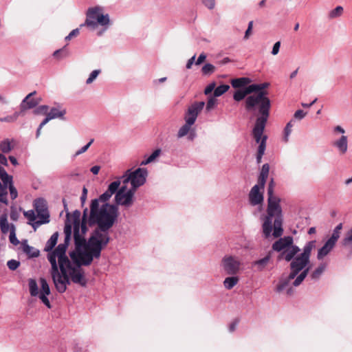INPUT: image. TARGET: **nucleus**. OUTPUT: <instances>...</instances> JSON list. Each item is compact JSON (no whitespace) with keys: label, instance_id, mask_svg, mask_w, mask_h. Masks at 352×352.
I'll return each mask as SVG.
<instances>
[{"label":"nucleus","instance_id":"1","mask_svg":"<svg viewBox=\"0 0 352 352\" xmlns=\"http://www.w3.org/2000/svg\"><path fill=\"white\" fill-rule=\"evenodd\" d=\"M76 210L72 214L67 212L65 228L67 225L74 228L75 246L79 249L85 246L90 249V253L85 254V264L91 263L94 258L100 256L102 250L110 241L109 230L113 226L118 217L116 205L107 203L99 204V199H93L90 211L86 208L82 212Z\"/></svg>","mask_w":352,"mask_h":352},{"label":"nucleus","instance_id":"2","mask_svg":"<svg viewBox=\"0 0 352 352\" xmlns=\"http://www.w3.org/2000/svg\"><path fill=\"white\" fill-rule=\"evenodd\" d=\"M65 241L59 244L54 252L47 254V259L51 264L50 274L56 289L58 292L64 293L71 280L81 286H85L87 280L84 276V272L80 265H89L85 264L86 258L85 254L90 253V249L85 246L78 248L76 251L69 253L71 259L76 263V267H72V263L66 256V250L71 240V226L67 225L64 228Z\"/></svg>","mask_w":352,"mask_h":352},{"label":"nucleus","instance_id":"3","mask_svg":"<svg viewBox=\"0 0 352 352\" xmlns=\"http://www.w3.org/2000/svg\"><path fill=\"white\" fill-rule=\"evenodd\" d=\"M315 247L316 241H310L304 246L302 252L298 254L300 250L297 245H294V239L290 236L280 238L272 244V250L280 252L279 259L291 262L290 273L286 279L280 280L277 286L278 292L284 289L289 282L294 278V286L297 287L301 284L309 271L308 265L310 263L311 253Z\"/></svg>","mask_w":352,"mask_h":352},{"label":"nucleus","instance_id":"4","mask_svg":"<svg viewBox=\"0 0 352 352\" xmlns=\"http://www.w3.org/2000/svg\"><path fill=\"white\" fill-rule=\"evenodd\" d=\"M274 182L272 180L267 188V214L263 217V233L265 238L271 234L274 237H280L283 233V216L280 206V199L274 195Z\"/></svg>","mask_w":352,"mask_h":352},{"label":"nucleus","instance_id":"5","mask_svg":"<svg viewBox=\"0 0 352 352\" xmlns=\"http://www.w3.org/2000/svg\"><path fill=\"white\" fill-rule=\"evenodd\" d=\"M269 85L270 84L268 82H264L261 84H252L248 86V91L250 92V94L253 92H256V94L246 98L245 108L247 110L250 111L256 105H258V113H261L262 105L267 102L269 104L267 110L268 113H270L271 103L270 99L267 97V92L264 91V89L268 87Z\"/></svg>","mask_w":352,"mask_h":352},{"label":"nucleus","instance_id":"6","mask_svg":"<svg viewBox=\"0 0 352 352\" xmlns=\"http://www.w3.org/2000/svg\"><path fill=\"white\" fill-rule=\"evenodd\" d=\"M268 103L266 102L261 108V113L256 120L254 126L252 129V135L256 143H261L262 138L265 136L263 135L264 129L267 122L270 113H268Z\"/></svg>","mask_w":352,"mask_h":352},{"label":"nucleus","instance_id":"7","mask_svg":"<svg viewBox=\"0 0 352 352\" xmlns=\"http://www.w3.org/2000/svg\"><path fill=\"white\" fill-rule=\"evenodd\" d=\"M109 23V14H103L102 8L94 7L89 8L87 12V19L85 21L86 25L95 28L98 25L104 26L107 25Z\"/></svg>","mask_w":352,"mask_h":352},{"label":"nucleus","instance_id":"8","mask_svg":"<svg viewBox=\"0 0 352 352\" xmlns=\"http://www.w3.org/2000/svg\"><path fill=\"white\" fill-rule=\"evenodd\" d=\"M146 176L147 170L145 168H138L133 172L128 170L122 177V182L126 184L130 182L133 187L131 190L135 191L138 187L145 183Z\"/></svg>","mask_w":352,"mask_h":352},{"label":"nucleus","instance_id":"9","mask_svg":"<svg viewBox=\"0 0 352 352\" xmlns=\"http://www.w3.org/2000/svg\"><path fill=\"white\" fill-rule=\"evenodd\" d=\"M34 206L39 218V220L33 224V228L36 230L41 225L50 222V214L44 199L38 198L35 199Z\"/></svg>","mask_w":352,"mask_h":352},{"label":"nucleus","instance_id":"10","mask_svg":"<svg viewBox=\"0 0 352 352\" xmlns=\"http://www.w3.org/2000/svg\"><path fill=\"white\" fill-rule=\"evenodd\" d=\"M134 190H126L125 186H122L116 194L115 199L118 205L129 207L133 204V198L134 195Z\"/></svg>","mask_w":352,"mask_h":352},{"label":"nucleus","instance_id":"11","mask_svg":"<svg viewBox=\"0 0 352 352\" xmlns=\"http://www.w3.org/2000/svg\"><path fill=\"white\" fill-rule=\"evenodd\" d=\"M205 105L204 102H195L188 107L185 113L184 120L186 122L194 124L196 122L198 115L203 110Z\"/></svg>","mask_w":352,"mask_h":352},{"label":"nucleus","instance_id":"12","mask_svg":"<svg viewBox=\"0 0 352 352\" xmlns=\"http://www.w3.org/2000/svg\"><path fill=\"white\" fill-rule=\"evenodd\" d=\"M222 263L223 267L228 274H235L239 270L240 262L232 256H225Z\"/></svg>","mask_w":352,"mask_h":352},{"label":"nucleus","instance_id":"13","mask_svg":"<svg viewBox=\"0 0 352 352\" xmlns=\"http://www.w3.org/2000/svg\"><path fill=\"white\" fill-rule=\"evenodd\" d=\"M36 92L34 91L31 92L28 95L25 96V98L22 100L20 104V111L21 113L26 111L27 109H30L36 107L41 102V98H32L33 96L36 95Z\"/></svg>","mask_w":352,"mask_h":352},{"label":"nucleus","instance_id":"14","mask_svg":"<svg viewBox=\"0 0 352 352\" xmlns=\"http://www.w3.org/2000/svg\"><path fill=\"white\" fill-rule=\"evenodd\" d=\"M249 201L252 206L262 204L263 202V193L258 185H254L249 193Z\"/></svg>","mask_w":352,"mask_h":352},{"label":"nucleus","instance_id":"15","mask_svg":"<svg viewBox=\"0 0 352 352\" xmlns=\"http://www.w3.org/2000/svg\"><path fill=\"white\" fill-rule=\"evenodd\" d=\"M40 284H41V292H38V297L41 302L47 307L51 308V304L50 302L49 299L47 298V296H48L50 294V286L47 282V280L44 278H41L40 280Z\"/></svg>","mask_w":352,"mask_h":352},{"label":"nucleus","instance_id":"16","mask_svg":"<svg viewBox=\"0 0 352 352\" xmlns=\"http://www.w3.org/2000/svg\"><path fill=\"white\" fill-rule=\"evenodd\" d=\"M336 243L329 241V239L324 243L322 247H321L318 251L317 254V258L318 260H322L324 256L328 255L335 247Z\"/></svg>","mask_w":352,"mask_h":352},{"label":"nucleus","instance_id":"17","mask_svg":"<svg viewBox=\"0 0 352 352\" xmlns=\"http://www.w3.org/2000/svg\"><path fill=\"white\" fill-rule=\"evenodd\" d=\"M333 145L335 146L342 154L345 153L348 148L347 137L346 135H342L340 139L333 143Z\"/></svg>","mask_w":352,"mask_h":352},{"label":"nucleus","instance_id":"18","mask_svg":"<svg viewBox=\"0 0 352 352\" xmlns=\"http://www.w3.org/2000/svg\"><path fill=\"white\" fill-rule=\"evenodd\" d=\"M58 233L57 232H56L51 236L50 239L47 241L45 248H44V250L45 252H49L48 254L54 251V250H52V249L56 245L57 241H58Z\"/></svg>","mask_w":352,"mask_h":352},{"label":"nucleus","instance_id":"19","mask_svg":"<svg viewBox=\"0 0 352 352\" xmlns=\"http://www.w3.org/2000/svg\"><path fill=\"white\" fill-rule=\"evenodd\" d=\"M267 137L264 136L262 138V140L260 143V145H258L257 154H256V162L257 164H260L261 162V159L263 155L265 153V151L266 148V142H267Z\"/></svg>","mask_w":352,"mask_h":352},{"label":"nucleus","instance_id":"20","mask_svg":"<svg viewBox=\"0 0 352 352\" xmlns=\"http://www.w3.org/2000/svg\"><path fill=\"white\" fill-rule=\"evenodd\" d=\"M342 245L344 248L349 249L352 252V228L345 233L342 240Z\"/></svg>","mask_w":352,"mask_h":352},{"label":"nucleus","instance_id":"21","mask_svg":"<svg viewBox=\"0 0 352 352\" xmlns=\"http://www.w3.org/2000/svg\"><path fill=\"white\" fill-rule=\"evenodd\" d=\"M14 142V140H9V139H5L0 142V151L3 153H8L10 152L14 146L12 144V143Z\"/></svg>","mask_w":352,"mask_h":352},{"label":"nucleus","instance_id":"22","mask_svg":"<svg viewBox=\"0 0 352 352\" xmlns=\"http://www.w3.org/2000/svg\"><path fill=\"white\" fill-rule=\"evenodd\" d=\"M250 81V78L245 77L234 78L232 80L231 85L234 88H240L247 85Z\"/></svg>","mask_w":352,"mask_h":352},{"label":"nucleus","instance_id":"23","mask_svg":"<svg viewBox=\"0 0 352 352\" xmlns=\"http://www.w3.org/2000/svg\"><path fill=\"white\" fill-rule=\"evenodd\" d=\"M65 109H59L58 108L53 107L51 109L50 111L47 113V115L51 118L52 120L55 118L63 119V117L65 115Z\"/></svg>","mask_w":352,"mask_h":352},{"label":"nucleus","instance_id":"24","mask_svg":"<svg viewBox=\"0 0 352 352\" xmlns=\"http://www.w3.org/2000/svg\"><path fill=\"white\" fill-rule=\"evenodd\" d=\"M270 257H271L270 255L267 254L264 258L254 261L253 263V265L256 266L257 267V270L258 271H261V270H263L265 267V266L269 263V261L270 260Z\"/></svg>","mask_w":352,"mask_h":352},{"label":"nucleus","instance_id":"25","mask_svg":"<svg viewBox=\"0 0 352 352\" xmlns=\"http://www.w3.org/2000/svg\"><path fill=\"white\" fill-rule=\"evenodd\" d=\"M342 227H343V225L342 223H340L339 224H338L336 226V228L333 229V233H332L331 236H330V238L329 239V240L336 244L338 239L340 238V232L342 229Z\"/></svg>","mask_w":352,"mask_h":352},{"label":"nucleus","instance_id":"26","mask_svg":"<svg viewBox=\"0 0 352 352\" xmlns=\"http://www.w3.org/2000/svg\"><path fill=\"white\" fill-rule=\"evenodd\" d=\"M8 190H7V184H4L3 182H0V202L8 205V200L7 198Z\"/></svg>","mask_w":352,"mask_h":352},{"label":"nucleus","instance_id":"27","mask_svg":"<svg viewBox=\"0 0 352 352\" xmlns=\"http://www.w3.org/2000/svg\"><path fill=\"white\" fill-rule=\"evenodd\" d=\"M238 282L239 278L236 276H230L224 280L223 285L227 289H231L238 283Z\"/></svg>","mask_w":352,"mask_h":352},{"label":"nucleus","instance_id":"28","mask_svg":"<svg viewBox=\"0 0 352 352\" xmlns=\"http://www.w3.org/2000/svg\"><path fill=\"white\" fill-rule=\"evenodd\" d=\"M344 12L343 7L341 6H338L334 9L331 10L328 14V17L329 19H333L336 18H338L342 15Z\"/></svg>","mask_w":352,"mask_h":352},{"label":"nucleus","instance_id":"29","mask_svg":"<svg viewBox=\"0 0 352 352\" xmlns=\"http://www.w3.org/2000/svg\"><path fill=\"white\" fill-rule=\"evenodd\" d=\"M0 227L1 232L3 234H6L9 230H10L11 226H10L6 214L1 215L0 217Z\"/></svg>","mask_w":352,"mask_h":352},{"label":"nucleus","instance_id":"30","mask_svg":"<svg viewBox=\"0 0 352 352\" xmlns=\"http://www.w3.org/2000/svg\"><path fill=\"white\" fill-rule=\"evenodd\" d=\"M193 124L191 123H188L185 122V124L180 127L177 132V138H181L185 135H186L190 131V128Z\"/></svg>","mask_w":352,"mask_h":352},{"label":"nucleus","instance_id":"31","mask_svg":"<svg viewBox=\"0 0 352 352\" xmlns=\"http://www.w3.org/2000/svg\"><path fill=\"white\" fill-rule=\"evenodd\" d=\"M28 282L30 295L32 296H38V289L36 281L33 278H30Z\"/></svg>","mask_w":352,"mask_h":352},{"label":"nucleus","instance_id":"32","mask_svg":"<svg viewBox=\"0 0 352 352\" xmlns=\"http://www.w3.org/2000/svg\"><path fill=\"white\" fill-rule=\"evenodd\" d=\"M0 179L4 184L10 182L13 179L12 175L8 174L3 167L0 165Z\"/></svg>","mask_w":352,"mask_h":352},{"label":"nucleus","instance_id":"33","mask_svg":"<svg viewBox=\"0 0 352 352\" xmlns=\"http://www.w3.org/2000/svg\"><path fill=\"white\" fill-rule=\"evenodd\" d=\"M250 94V92L248 91V87H247L244 90L236 91L234 94L233 98L236 101H241L247 95H248Z\"/></svg>","mask_w":352,"mask_h":352},{"label":"nucleus","instance_id":"34","mask_svg":"<svg viewBox=\"0 0 352 352\" xmlns=\"http://www.w3.org/2000/svg\"><path fill=\"white\" fill-rule=\"evenodd\" d=\"M69 54V52L66 46H65L60 50H56L54 52L53 56L57 58H63L67 57Z\"/></svg>","mask_w":352,"mask_h":352},{"label":"nucleus","instance_id":"35","mask_svg":"<svg viewBox=\"0 0 352 352\" xmlns=\"http://www.w3.org/2000/svg\"><path fill=\"white\" fill-rule=\"evenodd\" d=\"M230 88L228 85H221L215 88L214 91V96L219 97L225 94Z\"/></svg>","mask_w":352,"mask_h":352},{"label":"nucleus","instance_id":"36","mask_svg":"<svg viewBox=\"0 0 352 352\" xmlns=\"http://www.w3.org/2000/svg\"><path fill=\"white\" fill-rule=\"evenodd\" d=\"M22 113L20 111H16L15 113H14L11 116H8L6 117H4V118H0V122H15L17 118H19V116Z\"/></svg>","mask_w":352,"mask_h":352},{"label":"nucleus","instance_id":"37","mask_svg":"<svg viewBox=\"0 0 352 352\" xmlns=\"http://www.w3.org/2000/svg\"><path fill=\"white\" fill-rule=\"evenodd\" d=\"M325 265L321 264L319 265L311 274V277L312 279H318L321 274L323 273V272L325 270Z\"/></svg>","mask_w":352,"mask_h":352},{"label":"nucleus","instance_id":"38","mask_svg":"<svg viewBox=\"0 0 352 352\" xmlns=\"http://www.w3.org/2000/svg\"><path fill=\"white\" fill-rule=\"evenodd\" d=\"M9 189L10 197L12 200H14L18 197V192L16 188L13 184V179L10 182L7 183V189Z\"/></svg>","mask_w":352,"mask_h":352},{"label":"nucleus","instance_id":"39","mask_svg":"<svg viewBox=\"0 0 352 352\" xmlns=\"http://www.w3.org/2000/svg\"><path fill=\"white\" fill-rule=\"evenodd\" d=\"M23 214L28 219L29 223L30 225H32V226H33V224L37 221H36V216L33 210H30L25 211V212H24Z\"/></svg>","mask_w":352,"mask_h":352},{"label":"nucleus","instance_id":"40","mask_svg":"<svg viewBox=\"0 0 352 352\" xmlns=\"http://www.w3.org/2000/svg\"><path fill=\"white\" fill-rule=\"evenodd\" d=\"M160 153H161L160 149H156L155 151H154L152 153V154L148 158L143 160L140 164L146 165V164H148L152 162L153 160H155V159L156 157H157L160 155Z\"/></svg>","mask_w":352,"mask_h":352},{"label":"nucleus","instance_id":"41","mask_svg":"<svg viewBox=\"0 0 352 352\" xmlns=\"http://www.w3.org/2000/svg\"><path fill=\"white\" fill-rule=\"evenodd\" d=\"M9 240L10 242L14 245H17L19 244V241L17 239L16 236L15 227L12 224L11 225L10 227Z\"/></svg>","mask_w":352,"mask_h":352},{"label":"nucleus","instance_id":"42","mask_svg":"<svg viewBox=\"0 0 352 352\" xmlns=\"http://www.w3.org/2000/svg\"><path fill=\"white\" fill-rule=\"evenodd\" d=\"M214 66L210 63H207L202 67L201 72L204 75H210L214 72Z\"/></svg>","mask_w":352,"mask_h":352},{"label":"nucleus","instance_id":"43","mask_svg":"<svg viewBox=\"0 0 352 352\" xmlns=\"http://www.w3.org/2000/svg\"><path fill=\"white\" fill-rule=\"evenodd\" d=\"M293 120L289 121L285 126V130H284V141L287 142L289 140V136L292 132V128L293 126L292 124Z\"/></svg>","mask_w":352,"mask_h":352},{"label":"nucleus","instance_id":"44","mask_svg":"<svg viewBox=\"0 0 352 352\" xmlns=\"http://www.w3.org/2000/svg\"><path fill=\"white\" fill-rule=\"evenodd\" d=\"M120 185V182L119 180L113 182L109 185L107 190L113 195L116 192H117Z\"/></svg>","mask_w":352,"mask_h":352},{"label":"nucleus","instance_id":"45","mask_svg":"<svg viewBox=\"0 0 352 352\" xmlns=\"http://www.w3.org/2000/svg\"><path fill=\"white\" fill-rule=\"evenodd\" d=\"M111 196L112 194L108 190H107L97 199H99V203L103 202V204H105L106 201H107L111 197Z\"/></svg>","mask_w":352,"mask_h":352},{"label":"nucleus","instance_id":"46","mask_svg":"<svg viewBox=\"0 0 352 352\" xmlns=\"http://www.w3.org/2000/svg\"><path fill=\"white\" fill-rule=\"evenodd\" d=\"M49 107L47 105H41L34 111V113L36 115L38 114H47Z\"/></svg>","mask_w":352,"mask_h":352},{"label":"nucleus","instance_id":"47","mask_svg":"<svg viewBox=\"0 0 352 352\" xmlns=\"http://www.w3.org/2000/svg\"><path fill=\"white\" fill-rule=\"evenodd\" d=\"M100 73V69H95L89 75V78L86 80L87 84H91L98 76V74Z\"/></svg>","mask_w":352,"mask_h":352},{"label":"nucleus","instance_id":"48","mask_svg":"<svg viewBox=\"0 0 352 352\" xmlns=\"http://www.w3.org/2000/svg\"><path fill=\"white\" fill-rule=\"evenodd\" d=\"M20 265V262L14 259H11L8 261L7 266L10 270H16Z\"/></svg>","mask_w":352,"mask_h":352},{"label":"nucleus","instance_id":"49","mask_svg":"<svg viewBox=\"0 0 352 352\" xmlns=\"http://www.w3.org/2000/svg\"><path fill=\"white\" fill-rule=\"evenodd\" d=\"M94 142V139H91L86 145L82 146L80 149L76 151L75 156L79 155L85 151H87V149L89 148V146L91 145V144Z\"/></svg>","mask_w":352,"mask_h":352},{"label":"nucleus","instance_id":"50","mask_svg":"<svg viewBox=\"0 0 352 352\" xmlns=\"http://www.w3.org/2000/svg\"><path fill=\"white\" fill-rule=\"evenodd\" d=\"M217 100L214 98H211L208 100L207 104H206V110L208 111H210L211 109H212L214 106L216 105Z\"/></svg>","mask_w":352,"mask_h":352},{"label":"nucleus","instance_id":"51","mask_svg":"<svg viewBox=\"0 0 352 352\" xmlns=\"http://www.w3.org/2000/svg\"><path fill=\"white\" fill-rule=\"evenodd\" d=\"M270 171V166L268 164H265L263 165L260 175L264 176V177H268Z\"/></svg>","mask_w":352,"mask_h":352},{"label":"nucleus","instance_id":"52","mask_svg":"<svg viewBox=\"0 0 352 352\" xmlns=\"http://www.w3.org/2000/svg\"><path fill=\"white\" fill-rule=\"evenodd\" d=\"M305 116L306 113H305L302 110L299 109L295 112L294 118L297 120H302L305 118Z\"/></svg>","mask_w":352,"mask_h":352},{"label":"nucleus","instance_id":"53","mask_svg":"<svg viewBox=\"0 0 352 352\" xmlns=\"http://www.w3.org/2000/svg\"><path fill=\"white\" fill-rule=\"evenodd\" d=\"M202 2L210 10L214 8L215 0H202Z\"/></svg>","mask_w":352,"mask_h":352},{"label":"nucleus","instance_id":"54","mask_svg":"<svg viewBox=\"0 0 352 352\" xmlns=\"http://www.w3.org/2000/svg\"><path fill=\"white\" fill-rule=\"evenodd\" d=\"M267 179V177L259 175L258 185L259 186L260 188L262 189V190H263V189H264V186L266 183Z\"/></svg>","mask_w":352,"mask_h":352},{"label":"nucleus","instance_id":"55","mask_svg":"<svg viewBox=\"0 0 352 352\" xmlns=\"http://www.w3.org/2000/svg\"><path fill=\"white\" fill-rule=\"evenodd\" d=\"M253 27V21H250L248 23V27L247 30L245 32L244 39H248L251 34L252 29Z\"/></svg>","mask_w":352,"mask_h":352},{"label":"nucleus","instance_id":"56","mask_svg":"<svg viewBox=\"0 0 352 352\" xmlns=\"http://www.w3.org/2000/svg\"><path fill=\"white\" fill-rule=\"evenodd\" d=\"M79 34V29L76 28L73 30L66 37L65 40H70L72 37L76 36Z\"/></svg>","mask_w":352,"mask_h":352},{"label":"nucleus","instance_id":"57","mask_svg":"<svg viewBox=\"0 0 352 352\" xmlns=\"http://www.w3.org/2000/svg\"><path fill=\"white\" fill-rule=\"evenodd\" d=\"M280 41H277L276 43H274L272 50V54L273 55H276L278 53L279 50H280Z\"/></svg>","mask_w":352,"mask_h":352},{"label":"nucleus","instance_id":"58","mask_svg":"<svg viewBox=\"0 0 352 352\" xmlns=\"http://www.w3.org/2000/svg\"><path fill=\"white\" fill-rule=\"evenodd\" d=\"M214 87H215V83L214 82H212V83H210L209 84L205 89V94H209L210 93H211L213 90L214 91Z\"/></svg>","mask_w":352,"mask_h":352},{"label":"nucleus","instance_id":"59","mask_svg":"<svg viewBox=\"0 0 352 352\" xmlns=\"http://www.w3.org/2000/svg\"><path fill=\"white\" fill-rule=\"evenodd\" d=\"M206 55L204 53H201L199 56L197 60H196L195 65H199L201 64L206 60Z\"/></svg>","mask_w":352,"mask_h":352},{"label":"nucleus","instance_id":"60","mask_svg":"<svg viewBox=\"0 0 352 352\" xmlns=\"http://www.w3.org/2000/svg\"><path fill=\"white\" fill-rule=\"evenodd\" d=\"M0 165L8 166V160L3 153H0Z\"/></svg>","mask_w":352,"mask_h":352},{"label":"nucleus","instance_id":"61","mask_svg":"<svg viewBox=\"0 0 352 352\" xmlns=\"http://www.w3.org/2000/svg\"><path fill=\"white\" fill-rule=\"evenodd\" d=\"M87 190L85 187H84L82 189V195L80 197V200H81L82 204L85 202V200L87 199Z\"/></svg>","mask_w":352,"mask_h":352},{"label":"nucleus","instance_id":"62","mask_svg":"<svg viewBox=\"0 0 352 352\" xmlns=\"http://www.w3.org/2000/svg\"><path fill=\"white\" fill-rule=\"evenodd\" d=\"M195 55H194L193 56H192L187 62V64H186V68L187 69H190L192 64L195 63Z\"/></svg>","mask_w":352,"mask_h":352},{"label":"nucleus","instance_id":"63","mask_svg":"<svg viewBox=\"0 0 352 352\" xmlns=\"http://www.w3.org/2000/svg\"><path fill=\"white\" fill-rule=\"evenodd\" d=\"M100 167L99 166H94L91 168L90 170L94 175H98L100 171Z\"/></svg>","mask_w":352,"mask_h":352},{"label":"nucleus","instance_id":"64","mask_svg":"<svg viewBox=\"0 0 352 352\" xmlns=\"http://www.w3.org/2000/svg\"><path fill=\"white\" fill-rule=\"evenodd\" d=\"M50 120H52L51 118L47 114L46 118L42 121L39 126L43 128Z\"/></svg>","mask_w":352,"mask_h":352}]
</instances>
